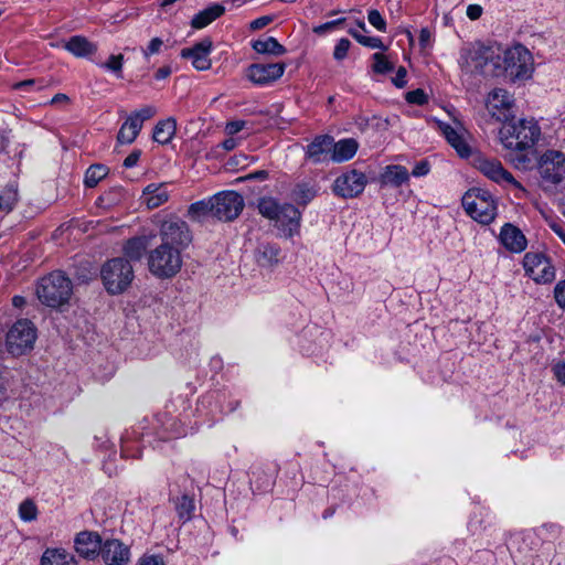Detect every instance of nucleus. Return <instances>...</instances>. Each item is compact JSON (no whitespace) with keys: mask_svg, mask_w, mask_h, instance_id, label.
<instances>
[{"mask_svg":"<svg viewBox=\"0 0 565 565\" xmlns=\"http://www.w3.org/2000/svg\"><path fill=\"white\" fill-rule=\"evenodd\" d=\"M39 511L35 502L31 499L23 500L19 505V516L23 522H32L38 518Z\"/></svg>","mask_w":565,"mask_h":565,"instance_id":"a19ab883","label":"nucleus"},{"mask_svg":"<svg viewBox=\"0 0 565 565\" xmlns=\"http://www.w3.org/2000/svg\"><path fill=\"white\" fill-rule=\"evenodd\" d=\"M75 550L79 556L86 559H94L99 555L103 546L102 537L96 532H79L74 541Z\"/></svg>","mask_w":565,"mask_h":565,"instance_id":"4be33fe9","label":"nucleus"},{"mask_svg":"<svg viewBox=\"0 0 565 565\" xmlns=\"http://www.w3.org/2000/svg\"><path fill=\"white\" fill-rule=\"evenodd\" d=\"M433 32L428 28H423L419 32V45L423 50L429 49L433 45Z\"/></svg>","mask_w":565,"mask_h":565,"instance_id":"3c124183","label":"nucleus"},{"mask_svg":"<svg viewBox=\"0 0 565 565\" xmlns=\"http://www.w3.org/2000/svg\"><path fill=\"white\" fill-rule=\"evenodd\" d=\"M268 175V173L265 171V170H259V171H256L254 173H252L249 175L250 179H259V180H264L266 179Z\"/></svg>","mask_w":565,"mask_h":565,"instance_id":"774afa93","label":"nucleus"},{"mask_svg":"<svg viewBox=\"0 0 565 565\" xmlns=\"http://www.w3.org/2000/svg\"><path fill=\"white\" fill-rule=\"evenodd\" d=\"M367 20H369V23L372 26H374L377 31H380V32L386 31V21L384 20V18L382 17V14L380 13L379 10H376V9L369 10Z\"/></svg>","mask_w":565,"mask_h":565,"instance_id":"c03bdc74","label":"nucleus"},{"mask_svg":"<svg viewBox=\"0 0 565 565\" xmlns=\"http://www.w3.org/2000/svg\"><path fill=\"white\" fill-rule=\"evenodd\" d=\"M19 200L17 182H10L0 192V214L11 212Z\"/></svg>","mask_w":565,"mask_h":565,"instance_id":"f704fd0d","label":"nucleus"},{"mask_svg":"<svg viewBox=\"0 0 565 565\" xmlns=\"http://www.w3.org/2000/svg\"><path fill=\"white\" fill-rule=\"evenodd\" d=\"M285 258L280 246L276 243H260L255 249V260L264 268H275Z\"/></svg>","mask_w":565,"mask_h":565,"instance_id":"5701e85b","label":"nucleus"},{"mask_svg":"<svg viewBox=\"0 0 565 565\" xmlns=\"http://www.w3.org/2000/svg\"><path fill=\"white\" fill-rule=\"evenodd\" d=\"M273 21H274V15H263V17H259V18L253 20L249 23V29L252 31H257V30H260V29L265 28L266 25H268Z\"/></svg>","mask_w":565,"mask_h":565,"instance_id":"864d4df0","label":"nucleus"},{"mask_svg":"<svg viewBox=\"0 0 565 565\" xmlns=\"http://www.w3.org/2000/svg\"><path fill=\"white\" fill-rule=\"evenodd\" d=\"M149 270L159 278H171L182 267L181 253L164 243L152 249L148 256Z\"/></svg>","mask_w":565,"mask_h":565,"instance_id":"0eeeda50","label":"nucleus"},{"mask_svg":"<svg viewBox=\"0 0 565 565\" xmlns=\"http://www.w3.org/2000/svg\"><path fill=\"white\" fill-rule=\"evenodd\" d=\"M489 114L498 121H507L513 117L514 98L503 88L492 89L486 99Z\"/></svg>","mask_w":565,"mask_h":565,"instance_id":"f3484780","label":"nucleus"},{"mask_svg":"<svg viewBox=\"0 0 565 565\" xmlns=\"http://www.w3.org/2000/svg\"><path fill=\"white\" fill-rule=\"evenodd\" d=\"M247 125L246 120H231L226 122L225 131L227 135L233 136L242 131Z\"/></svg>","mask_w":565,"mask_h":565,"instance_id":"603ef678","label":"nucleus"},{"mask_svg":"<svg viewBox=\"0 0 565 565\" xmlns=\"http://www.w3.org/2000/svg\"><path fill=\"white\" fill-rule=\"evenodd\" d=\"M178 515L183 520H190L194 511V501L188 495H182L175 503Z\"/></svg>","mask_w":565,"mask_h":565,"instance_id":"79ce46f5","label":"nucleus"},{"mask_svg":"<svg viewBox=\"0 0 565 565\" xmlns=\"http://www.w3.org/2000/svg\"><path fill=\"white\" fill-rule=\"evenodd\" d=\"M523 267L525 274L539 284H547L555 278V269L550 258L542 253H526L523 258Z\"/></svg>","mask_w":565,"mask_h":565,"instance_id":"f8f14e48","label":"nucleus"},{"mask_svg":"<svg viewBox=\"0 0 565 565\" xmlns=\"http://www.w3.org/2000/svg\"><path fill=\"white\" fill-rule=\"evenodd\" d=\"M258 212L275 222L280 236L291 238L300 233L301 212L292 204H279L273 198H262L257 204Z\"/></svg>","mask_w":565,"mask_h":565,"instance_id":"f03ea898","label":"nucleus"},{"mask_svg":"<svg viewBox=\"0 0 565 565\" xmlns=\"http://www.w3.org/2000/svg\"><path fill=\"white\" fill-rule=\"evenodd\" d=\"M406 75H407V72H406L405 67L401 66V67L397 70V72H396L395 76H394V77H393V79H392V81H393V83H394V85H395L396 87H398V88L404 87V86L406 85V83H407V82H406Z\"/></svg>","mask_w":565,"mask_h":565,"instance_id":"4d7b16f0","label":"nucleus"},{"mask_svg":"<svg viewBox=\"0 0 565 565\" xmlns=\"http://www.w3.org/2000/svg\"><path fill=\"white\" fill-rule=\"evenodd\" d=\"M140 158V151H132L129 156L124 160V167L132 168L137 164Z\"/></svg>","mask_w":565,"mask_h":565,"instance_id":"680f3d73","label":"nucleus"},{"mask_svg":"<svg viewBox=\"0 0 565 565\" xmlns=\"http://www.w3.org/2000/svg\"><path fill=\"white\" fill-rule=\"evenodd\" d=\"M500 76L512 82L529 79L534 71L531 52L518 44L500 53Z\"/></svg>","mask_w":565,"mask_h":565,"instance_id":"20e7f679","label":"nucleus"},{"mask_svg":"<svg viewBox=\"0 0 565 565\" xmlns=\"http://www.w3.org/2000/svg\"><path fill=\"white\" fill-rule=\"evenodd\" d=\"M409 180V172L404 166L390 164L386 166L380 174V183L382 186L398 188Z\"/></svg>","mask_w":565,"mask_h":565,"instance_id":"393cba45","label":"nucleus"},{"mask_svg":"<svg viewBox=\"0 0 565 565\" xmlns=\"http://www.w3.org/2000/svg\"><path fill=\"white\" fill-rule=\"evenodd\" d=\"M138 565H166L160 555H143L139 558Z\"/></svg>","mask_w":565,"mask_h":565,"instance_id":"6e6d98bb","label":"nucleus"},{"mask_svg":"<svg viewBox=\"0 0 565 565\" xmlns=\"http://www.w3.org/2000/svg\"><path fill=\"white\" fill-rule=\"evenodd\" d=\"M41 565H77V562L63 548H46Z\"/></svg>","mask_w":565,"mask_h":565,"instance_id":"2f4dec72","label":"nucleus"},{"mask_svg":"<svg viewBox=\"0 0 565 565\" xmlns=\"http://www.w3.org/2000/svg\"><path fill=\"white\" fill-rule=\"evenodd\" d=\"M166 183H150L142 191V201L148 209H157L169 200Z\"/></svg>","mask_w":565,"mask_h":565,"instance_id":"a878e982","label":"nucleus"},{"mask_svg":"<svg viewBox=\"0 0 565 565\" xmlns=\"http://www.w3.org/2000/svg\"><path fill=\"white\" fill-rule=\"evenodd\" d=\"M159 236L161 243L167 244L172 248H177L178 252L182 253L192 242V233L185 221L179 217H169L163 221Z\"/></svg>","mask_w":565,"mask_h":565,"instance_id":"9d476101","label":"nucleus"},{"mask_svg":"<svg viewBox=\"0 0 565 565\" xmlns=\"http://www.w3.org/2000/svg\"><path fill=\"white\" fill-rule=\"evenodd\" d=\"M541 178L552 184H557L565 179V154L557 150H547L539 162Z\"/></svg>","mask_w":565,"mask_h":565,"instance_id":"2eb2a0df","label":"nucleus"},{"mask_svg":"<svg viewBox=\"0 0 565 565\" xmlns=\"http://www.w3.org/2000/svg\"><path fill=\"white\" fill-rule=\"evenodd\" d=\"M333 147V137L330 135H319L306 147V159L318 164L331 159Z\"/></svg>","mask_w":565,"mask_h":565,"instance_id":"aec40b11","label":"nucleus"},{"mask_svg":"<svg viewBox=\"0 0 565 565\" xmlns=\"http://www.w3.org/2000/svg\"><path fill=\"white\" fill-rule=\"evenodd\" d=\"M554 297L557 305L565 309V280L559 281L554 288Z\"/></svg>","mask_w":565,"mask_h":565,"instance_id":"5fc2aeb1","label":"nucleus"},{"mask_svg":"<svg viewBox=\"0 0 565 565\" xmlns=\"http://www.w3.org/2000/svg\"><path fill=\"white\" fill-rule=\"evenodd\" d=\"M99 554L107 565H125L130 558L129 547L116 539L103 543Z\"/></svg>","mask_w":565,"mask_h":565,"instance_id":"412c9836","label":"nucleus"},{"mask_svg":"<svg viewBox=\"0 0 565 565\" xmlns=\"http://www.w3.org/2000/svg\"><path fill=\"white\" fill-rule=\"evenodd\" d=\"M462 206L467 214L481 224H490L497 215V203L483 189L468 190L462 196Z\"/></svg>","mask_w":565,"mask_h":565,"instance_id":"39448f33","label":"nucleus"},{"mask_svg":"<svg viewBox=\"0 0 565 565\" xmlns=\"http://www.w3.org/2000/svg\"><path fill=\"white\" fill-rule=\"evenodd\" d=\"M100 276L106 290L109 294L117 295L131 284L134 269L129 260L117 257L103 265Z\"/></svg>","mask_w":565,"mask_h":565,"instance_id":"423d86ee","label":"nucleus"},{"mask_svg":"<svg viewBox=\"0 0 565 565\" xmlns=\"http://www.w3.org/2000/svg\"><path fill=\"white\" fill-rule=\"evenodd\" d=\"M472 166L500 186H512L521 192H525L522 184L503 167L500 160L477 153L472 157Z\"/></svg>","mask_w":565,"mask_h":565,"instance_id":"6e6552de","label":"nucleus"},{"mask_svg":"<svg viewBox=\"0 0 565 565\" xmlns=\"http://www.w3.org/2000/svg\"><path fill=\"white\" fill-rule=\"evenodd\" d=\"M500 241L512 253H521L526 248L524 234L514 225L507 223L500 232Z\"/></svg>","mask_w":565,"mask_h":565,"instance_id":"b1692460","label":"nucleus"},{"mask_svg":"<svg viewBox=\"0 0 565 565\" xmlns=\"http://www.w3.org/2000/svg\"><path fill=\"white\" fill-rule=\"evenodd\" d=\"M553 373L557 381L565 385V362L556 363L553 366Z\"/></svg>","mask_w":565,"mask_h":565,"instance_id":"13d9d810","label":"nucleus"},{"mask_svg":"<svg viewBox=\"0 0 565 565\" xmlns=\"http://www.w3.org/2000/svg\"><path fill=\"white\" fill-rule=\"evenodd\" d=\"M34 84V79H25V81H22L18 84H15V88L17 89H23V88H26V87H30Z\"/></svg>","mask_w":565,"mask_h":565,"instance_id":"338daca9","label":"nucleus"},{"mask_svg":"<svg viewBox=\"0 0 565 565\" xmlns=\"http://www.w3.org/2000/svg\"><path fill=\"white\" fill-rule=\"evenodd\" d=\"M406 100L415 105H424L427 103V95L420 88L411 90L406 94Z\"/></svg>","mask_w":565,"mask_h":565,"instance_id":"de8ad7c7","label":"nucleus"},{"mask_svg":"<svg viewBox=\"0 0 565 565\" xmlns=\"http://www.w3.org/2000/svg\"><path fill=\"white\" fill-rule=\"evenodd\" d=\"M358 148L359 143L353 138L341 139L338 142L333 140L331 160L337 163L349 161L355 156Z\"/></svg>","mask_w":565,"mask_h":565,"instance_id":"bb28decb","label":"nucleus"},{"mask_svg":"<svg viewBox=\"0 0 565 565\" xmlns=\"http://www.w3.org/2000/svg\"><path fill=\"white\" fill-rule=\"evenodd\" d=\"M73 292L71 279L61 270L43 277L36 288L39 300L47 307L57 308L66 303Z\"/></svg>","mask_w":565,"mask_h":565,"instance_id":"7ed1b4c3","label":"nucleus"},{"mask_svg":"<svg viewBox=\"0 0 565 565\" xmlns=\"http://www.w3.org/2000/svg\"><path fill=\"white\" fill-rule=\"evenodd\" d=\"M431 164L427 159H423L415 163L412 175L415 178H422L427 175L430 172Z\"/></svg>","mask_w":565,"mask_h":565,"instance_id":"49530a36","label":"nucleus"},{"mask_svg":"<svg viewBox=\"0 0 565 565\" xmlns=\"http://www.w3.org/2000/svg\"><path fill=\"white\" fill-rule=\"evenodd\" d=\"M177 131V121L170 117L164 120H160L153 129V140L161 145L169 143Z\"/></svg>","mask_w":565,"mask_h":565,"instance_id":"473e14b6","label":"nucleus"},{"mask_svg":"<svg viewBox=\"0 0 565 565\" xmlns=\"http://www.w3.org/2000/svg\"><path fill=\"white\" fill-rule=\"evenodd\" d=\"M499 136L514 167L526 168L532 160L530 154L533 153L534 146L541 137V128L533 119H520L504 125Z\"/></svg>","mask_w":565,"mask_h":565,"instance_id":"f257e3e1","label":"nucleus"},{"mask_svg":"<svg viewBox=\"0 0 565 565\" xmlns=\"http://www.w3.org/2000/svg\"><path fill=\"white\" fill-rule=\"evenodd\" d=\"M350 46H351V42L348 39H345V38L340 39L334 46V51H333L334 60H337V61L344 60L348 55Z\"/></svg>","mask_w":565,"mask_h":565,"instance_id":"a18cd8bd","label":"nucleus"},{"mask_svg":"<svg viewBox=\"0 0 565 565\" xmlns=\"http://www.w3.org/2000/svg\"><path fill=\"white\" fill-rule=\"evenodd\" d=\"M157 113L156 107L146 105L130 114L120 127L117 141L121 145H129L135 141L146 120L152 118Z\"/></svg>","mask_w":565,"mask_h":565,"instance_id":"ddd939ff","label":"nucleus"},{"mask_svg":"<svg viewBox=\"0 0 565 565\" xmlns=\"http://www.w3.org/2000/svg\"><path fill=\"white\" fill-rule=\"evenodd\" d=\"M63 47L76 57H87L97 51L96 44L81 35L72 36Z\"/></svg>","mask_w":565,"mask_h":565,"instance_id":"c85d7f7f","label":"nucleus"},{"mask_svg":"<svg viewBox=\"0 0 565 565\" xmlns=\"http://www.w3.org/2000/svg\"><path fill=\"white\" fill-rule=\"evenodd\" d=\"M108 173V168L103 164H92L85 172L84 183L87 188H94Z\"/></svg>","mask_w":565,"mask_h":565,"instance_id":"e433bc0d","label":"nucleus"},{"mask_svg":"<svg viewBox=\"0 0 565 565\" xmlns=\"http://www.w3.org/2000/svg\"><path fill=\"white\" fill-rule=\"evenodd\" d=\"M12 305L15 307V308H22L24 305H25V299L24 297L22 296H14L12 298Z\"/></svg>","mask_w":565,"mask_h":565,"instance_id":"69168bd1","label":"nucleus"},{"mask_svg":"<svg viewBox=\"0 0 565 565\" xmlns=\"http://www.w3.org/2000/svg\"><path fill=\"white\" fill-rule=\"evenodd\" d=\"M225 12V7L220 3H213L212 6L205 8L204 10L198 12L191 20V26L193 29L200 30L213 21L222 17Z\"/></svg>","mask_w":565,"mask_h":565,"instance_id":"c756f323","label":"nucleus"},{"mask_svg":"<svg viewBox=\"0 0 565 565\" xmlns=\"http://www.w3.org/2000/svg\"><path fill=\"white\" fill-rule=\"evenodd\" d=\"M317 195L316 189L309 183H298L292 190V198L298 204L307 205Z\"/></svg>","mask_w":565,"mask_h":565,"instance_id":"c9c22d12","label":"nucleus"},{"mask_svg":"<svg viewBox=\"0 0 565 565\" xmlns=\"http://www.w3.org/2000/svg\"><path fill=\"white\" fill-rule=\"evenodd\" d=\"M145 250H146V243H145V239L141 237H135V238L129 239L124 247L126 257H128L131 260L141 259Z\"/></svg>","mask_w":565,"mask_h":565,"instance_id":"4c0bfd02","label":"nucleus"},{"mask_svg":"<svg viewBox=\"0 0 565 565\" xmlns=\"http://www.w3.org/2000/svg\"><path fill=\"white\" fill-rule=\"evenodd\" d=\"M500 53L492 49L475 51L471 56L466 58V64L471 72L492 77L500 76Z\"/></svg>","mask_w":565,"mask_h":565,"instance_id":"4468645a","label":"nucleus"},{"mask_svg":"<svg viewBox=\"0 0 565 565\" xmlns=\"http://www.w3.org/2000/svg\"><path fill=\"white\" fill-rule=\"evenodd\" d=\"M345 19L344 18H340V19H337V20H333V21H329V22H326L323 24H320L318 26H315L313 28V32L316 34H324L331 30H333L334 28H337L338 25L344 23Z\"/></svg>","mask_w":565,"mask_h":565,"instance_id":"09e8293b","label":"nucleus"},{"mask_svg":"<svg viewBox=\"0 0 565 565\" xmlns=\"http://www.w3.org/2000/svg\"><path fill=\"white\" fill-rule=\"evenodd\" d=\"M237 146V142L233 138H227L222 142V148L226 151L233 150Z\"/></svg>","mask_w":565,"mask_h":565,"instance_id":"0e129e2a","label":"nucleus"},{"mask_svg":"<svg viewBox=\"0 0 565 565\" xmlns=\"http://www.w3.org/2000/svg\"><path fill=\"white\" fill-rule=\"evenodd\" d=\"M550 227L565 245V228L563 225L558 222H551Z\"/></svg>","mask_w":565,"mask_h":565,"instance_id":"052dcab7","label":"nucleus"},{"mask_svg":"<svg viewBox=\"0 0 565 565\" xmlns=\"http://www.w3.org/2000/svg\"><path fill=\"white\" fill-rule=\"evenodd\" d=\"M214 218L222 222H231L242 213L244 198L236 191H222L213 196Z\"/></svg>","mask_w":565,"mask_h":565,"instance_id":"9b49d317","label":"nucleus"},{"mask_svg":"<svg viewBox=\"0 0 565 565\" xmlns=\"http://www.w3.org/2000/svg\"><path fill=\"white\" fill-rule=\"evenodd\" d=\"M373 71L379 74H386L393 71V64L387 60V57L382 53L373 54Z\"/></svg>","mask_w":565,"mask_h":565,"instance_id":"37998d69","label":"nucleus"},{"mask_svg":"<svg viewBox=\"0 0 565 565\" xmlns=\"http://www.w3.org/2000/svg\"><path fill=\"white\" fill-rule=\"evenodd\" d=\"M124 62L125 57L122 54H111L108 60L104 63H100L99 66L115 74L117 78H121Z\"/></svg>","mask_w":565,"mask_h":565,"instance_id":"58836bf2","label":"nucleus"},{"mask_svg":"<svg viewBox=\"0 0 565 565\" xmlns=\"http://www.w3.org/2000/svg\"><path fill=\"white\" fill-rule=\"evenodd\" d=\"M482 7L479 6V4H469L468 8H467V17L470 19V20H477L481 17L482 14Z\"/></svg>","mask_w":565,"mask_h":565,"instance_id":"bf43d9fd","label":"nucleus"},{"mask_svg":"<svg viewBox=\"0 0 565 565\" xmlns=\"http://www.w3.org/2000/svg\"><path fill=\"white\" fill-rule=\"evenodd\" d=\"M163 45V41L160 38H153L146 49H142L143 56L147 58L150 55L157 54L160 52Z\"/></svg>","mask_w":565,"mask_h":565,"instance_id":"8fccbe9b","label":"nucleus"},{"mask_svg":"<svg viewBox=\"0 0 565 565\" xmlns=\"http://www.w3.org/2000/svg\"><path fill=\"white\" fill-rule=\"evenodd\" d=\"M349 34L354 38L361 45L370 47V49H380L386 50V46L382 42V40L377 36H366L361 34L355 29H350Z\"/></svg>","mask_w":565,"mask_h":565,"instance_id":"ea45409f","label":"nucleus"},{"mask_svg":"<svg viewBox=\"0 0 565 565\" xmlns=\"http://www.w3.org/2000/svg\"><path fill=\"white\" fill-rule=\"evenodd\" d=\"M171 72L172 71L169 65L162 66L156 72L154 78L158 81L166 79L168 76H170Z\"/></svg>","mask_w":565,"mask_h":565,"instance_id":"e2e57ef3","label":"nucleus"},{"mask_svg":"<svg viewBox=\"0 0 565 565\" xmlns=\"http://www.w3.org/2000/svg\"><path fill=\"white\" fill-rule=\"evenodd\" d=\"M439 128L448 143L457 151L461 158L471 156V149L459 132L448 124L441 122Z\"/></svg>","mask_w":565,"mask_h":565,"instance_id":"cd10ccee","label":"nucleus"},{"mask_svg":"<svg viewBox=\"0 0 565 565\" xmlns=\"http://www.w3.org/2000/svg\"><path fill=\"white\" fill-rule=\"evenodd\" d=\"M212 41L209 38H205L191 47L182 49L180 55L183 58L191 60L193 67L198 71H206L211 67V60L209 56L212 51Z\"/></svg>","mask_w":565,"mask_h":565,"instance_id":"6ab92c4d","label":"nucleus"},{"mask_svg":"<svg viewBox=\"0 0 565 565\" xmlns=\"http://www.w3.org/2000/svg\"><path fill=\"white\" fill-rule=\"evenodd\" d=\"M367 179L365 174L358 170H350L339 175L332 185V191L337 196L352 199L359 196L365 189Z\"/></svg>","mask_w":565,"mask_h":565,"instance_id":"dca6fc26","label":"nucleus"},{"mask_svg":"<svg viewBox=\"0 0 565 565\" xmlns=\"http://www.w3.org/2000/svg\"><path fill=\"white\" fill-rule=\"evenodd\" d=\"M188 216L194 222H203L209 217L214 218L213 198L192 203L188 209Z\"/></svg>","mask_w":565,"mask_h":565,"instance_id":"7c9ffc66","label":"nucleus"},{"mask_svg":"<svg viewBox=\"0 0 565 565\" xmlns=\"http://www.w3.org/2000/svg\"><path fill=\"white\" fill-rule=\"evenodd\" d=\"M36 339V329L28 319L18 320L7 333V349L12 355L30 351Z\"/></svg>","mask_w":565,"mask_h":565,"instance_id":"1a4fd4ad","label":"nucleus"},{"mask_svg":"<svg viewBox=\"0 0 565 565\" xmlns=\"http://www.w3.org/2000/svg\"><path fill=\"white\" fill-rule=\"evenodd\" d=\"M252 47L259 54H268L274 56L284 55L287 52L286 47L273 36L254 41L252 43Z\"/></svg>","mask_w":565,"mask_h":565,"instance_id":"72a5a7b5","label":"nucleus"},{"mask_svg":"<svg viewBox=\"0 0 565 565\" xmlns=\"http://www.w3.org/2000/svg\"><path fill=\"white\" fill-rule=\"evenodd\" d=\"M285 68V63H257L247 68L246 75L256 85H267L280 78Z\"/></svg>","mask_w":565,"mask_h":565,"instance_id":"a211bd4d","label":"nucleus"}]
</instances>
